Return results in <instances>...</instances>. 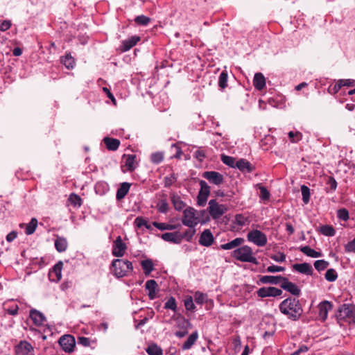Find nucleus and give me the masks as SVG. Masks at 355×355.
Returning <instances> with one entry per match:
<instances>
[{"label": "nucleus", "instance_id": "obj_51", "mask_svg": "<svg viewBox=\"0 0 355 355\" xmlns=\"http://www.w3.org/2000/svg\"><path fill=\"white\" fill-rule=\"evenodd\" d=\"M164 308L166 309H171L175 312L177 309L175 299L173 297H171L165 303Z\"/></svg>", "mask_w": 355, "mask_h": 355}, {"label": "nucleus", "instance_id": "obj_52", "mask_svg": "<svg viewBox=\"0 0 355 355\" xmlns=\"http://www.w3.org/2000/svg\"><path fill=\"white\" fill-rule=\"evenodd\" d=\"M151 162L154 164H159L164 159V154L161 152L153 153L150 157Z\"/></svg>", "mask_w": 355, "mask_h": 355}, {"label": "nucleus", "instance_id": "obj_6", "mask_svg": "<svg viewBox=\"0 0 355 355\" xmlns=\"http://www.w3.org/2000/svg\"><path fill=\"white\" fill-rule=\"evenodd\" d=\"M247 239L258 247L265 246L268 242L266 235L260 230H252L247 234Z\"/></svg>", "mask_w": 355, "mask_h": 355}, {"label": "nucleus", "instance_id": "obj_28", "mask_svg": "<svg viewBox=\"0 0 355 355\" xmlns=\"http://www.w3.org/2000/svg\"><path fill=\"white\" fill-rule=\"evenodd\" d=\"M198 338V334L197 331L193 332L187 338V340L183 343L182 349L183 350H188L192 347L195 344Z\"/></svg>", "mask_w": 355, "mask_h": 355}, {"label": "nucleus", "instance_id": "obj_9", "mask_svg": "<svg viewBox=\"0 0 355 355\" xmlns=\"http://www.w3.org/2000/svg\"><path fill=\"white\" fill-rule=\"evenodd\" d=\"M200 189L198 196V204L204 206L210 193V187L204 180L200 181Z\"/></svg>", "mask_w": 355, "mask_h": 355}, {"label": "nucleus", "instance_id": "obj_27", "mask_svg": "<svg viewBox=\"0 0 355 355\" xmlns=\"http://www.w3.org/2000/svg\"><path fill=\"white\" fill-rule=\"evenodd\" d=\"M130 188V184L128 182H123L121 184L119 188L116 191V198L117 200L123 199L128 193Z\"/></svg>", "mask_w": 355, "mask_h": 355}, {"label": "nucleus", "instance_id": "obj_3", "mask_svg": "<svg viewBox=\"0 0 355 355\" xmlns=\"http://www.w3.org/2000/svg\"><path fill=\"white\" fill-rule=\"evenodd\" d=\"M232 257L241 262L258 263L252 248L248 245H243L235 249L232 252Z\"/></svg>", "mask_w": 355, "mask_h": 355}, {"label": "nucleus", "instance_id": "obj_31", "mask_svg": "<svg viewBox=\"0 0 355 355\" xmlns=\"http://www.w3.org/2000/svg\"><path fill=\"white\" fill-rule=\"evenodd\" d=\"M300 250L302 253L310 257L318 258L322 256L321 252L315 251L308 245L302 246Z\"/></svg>", "mask_w": 355, "mask_h": 355}, {"label": "nucleus", "instance_id": "obj_8", "mask_svg": "<svg viewBox=\"0 0 355 355\" xmlns=\"http://www.w3.org/2000/svg\"><path fill=\"white\" fill-rule=\"evenodd\" d=\"M58 343L65 352L71 353L74 350L76 340L74 337L71 335H64L61 336Z\"/></svg>", "mask_w": 355, "mask_h": 355}, {"label": "nucleus", "instance_id": "obj_23", "mask_svg": "<svg viewBox=\"0 0 355 355\" xmlns=\"http://www.w3.org/2000/svg\"><path fill=\"white\" fill-rule=\"evenodd\" d=\"M244 239L238 237L231 241L230 242L220 245V249L225 250L234 249L241 245L244 243Z\"/></svg>", "mask_w": 355, "mask_h": 355}, {"label": "nucleus", "instance_id": "obj_47", "mask_svg": "<svg viewBox=\"0 0 355 355\" xmlns=\"http://www.w3.org/2000/svg\"><path fill=\"white\" fill-rule=\"evenodd\" d=\"M207 300V295L201 292L197 291L194 294V300L197 304H202Z\"/></svg>", "mask_w": 355, "mask_h": 355}, {"label": "nucleus", "instance_id": "obj_63", "mask_svg": "<svg viewBox=\"0 0 355 355\" xmlns=\"http://www.w3.org/2000/svg\"><path fill=\"white\" fill-rule=\"evenodd\" d=\"M193 157L198 161L202 162L205 157V153L204 150L199 149L194 153Z\"/></svg>", "mask_w": 355, "mask_h": 355}, {"label": "nucleus", "instance_id": "obj_38", "mask_svg": "<svg viewBox=\"0 0 355 355\" xmlns=\"http://www.w3.org/2000/svg\"><path fill=\"white\" fill-rule=\"evenodd\" d=\"M146 352L148 355H162L163 351L161 347L157 346L156 344L150 345L147 349Z\"/></svg>", "mask_w": 355, "mask_h": 355}, {"label": "nucleus", "instance_id": "obj_42", "mask_svg": "<svg viewBox=\"0 0 355 355\" xmlns=\"http://www.w3.org/2000/svg\"><path fill=\"white\" fill-rule=\"evenodd\" d=\"M218 86L221 89H225L227 86V73L226 71L220 73L218 78Z\"/></svg>", "mask_w": 355, "mask_h": 355}, {"label": "nucleus", "instance_id": "obj_41", "mask_svg": "<svg viewBox=\"0 0 355 355\" xmlns=\"http://www.w3.org/2000/svg\"><path fill=\"white\" fill-rule=\"evenodd\" d=\"M135 226L138 228L145 227L148 230L151 229V225H149L146 219L142 217H137L134 222Z\"/></svg>", "mask_w": 355, "mask_h": 355}, {"label": "nucleus", "instance_id": "obj_50", "mask_svg": "<svg viewBox=\"0 0 355 355\" xmlns=\"http://www.w3.org/2000/svg\"><path fill=\"white\" fill-rule=\"evenodd\" d=\"M221 160L225 164H226L230 167H235L236 161L234 157L227 156V155H222Z\"/></svg>", "mask_w": 355, "mask_h": 355}, {"label": "nucleus", "instance_id": "obj_64", "mask_svg": "<svg viewBox=\"0 0 355 355\" xmlns=\"http://www.w3.org/2000/svg\"><path fill=\"white\" fill-rule=\"evenodd\" d=\"M78 343L85 347H87V346L89 345L90 340L88 338H86V337H79L78 338Z\"/></svg>", "mask_w": 355, "mask_h": 355}, {"label": "nucleus", "instance_id": "obj_29", "mask_svg": "<svg viewBox=\"0 0 355 355\" xmlns=\"http://www.w3.org/2000/svg\"><path fill=\"white\" fill-rule=\"evenodd\" d=\"M283 278L282 276L265 275L260 278V282L262 284H278L282 282Z\"/></svg>", "mask_w": 355, "mask_h": 355}, {"label": "nucleus", "instance_id": "obj_14", "mask_svg": "<svg viewBox=\"0 0 355 355\" xmlns=\"http://www.w3.org/2000/svg\"><path fill=\"white\" fill-rule=\"evenodd\" d=\"M281 287L286 291L295 296H300L301 291L294 283L288 281L287 278L284 277L280 284Z\"/></svg>", "mask_w": 355, "mask_h": 355}, {"label": "nucleus", "instance_id": "obj_36", "mask_svg": "<svg viewBox=\"0 0 355 355\" xmlns=\"http://www.w3.org/2000/svg\"><path fill=\"white\" fill-rule=\"evenodd\" d=\"M234 223L239 226H245L250 223V220L248 216L243 214H239L235 216Z\"/></svg>", "mask_w": 355, "mask_h": 355}, {"label": "nucleus", "instance_id": "obj_24", "mask_svg": "<svg viewBox=\"0 0 355 355\" xmlns=\"http://www.w3.org/2000/svg\"><path fill=\"white\" fill-rule=\"evenodd\" d=\"M253 85L259 91L263 89L266 85V79L261 73H255L253 80Z\"/></svg>", "mask_w": 355, "mask_h": 355}, {"label": "nucleus", "instance_id": "obj_33", "mask_svg": "<svg viewBox=\"0 0 355 355\" xmlns=\"http://www.w3.org/2000/svg\"><path fill=\"white\" fill-rule=\"evenodd\" d=\"M103 141L107 148L110 150H116L120 145L119 140L116 139L105 137Z\"/></svg>", "mask_w": 355, "mask_h": 355}, {"label": "nucleus", "instance_id": "obj_59", "mask_svg": "<svg viewBox=\"0 0 355 355\" xmlns=\"http://www.w3.org/2000/svg\"><path fill=\"white\" fill-rule=\"evenodd\" d=\"M345 250L348 253L355 252V238L345 245Z\"/></svg>", "mask_w": 355, "mask_h": 355}, {"label": "nucleus", "instance_id": "obj_7", "mask_svg": "<svg viewBox=\"0 0 355 355\" xmlns=\"http://www.w3.org/2000/svg\"><path fill=\"white\" fill-rule=\"evenodd\" d=\"M227 210V209L225 205L218 204L216 200H211L209 202L208 211L214 219L220 218Z\"/></svg>", "mask_w": 355, "mask_h": 355}, {"label": "nucleus", "instance_id": "obj_58", "mask_svg": "<svg viewBox=\"0 0 355 355\" xmlns=\"http://www.w3.org/2000/svg\"><path fill=\"white\" fill-rule=\"evenodd\" d=\"M260 195L259 197L263 200H267L270 198V193L267 189L263 186H259Z\"/></svg>", "mask_w": 355, "mask_h": 355}, {"label": "nucleus", "instance_id": "obj_40", "mask_svg": "<svg viewBox=\"0 0 355 355\" xmlns=\"http://www.w3.org/2000/svg\"><path fill=\"white\" fill-rule=\"evenodd\" d=\"M61 62L69 69H73L75 65V60L69 54H67L62 58Z\"/></svg>", "mask_w": 355, "mask_h": 355}, {"label": "nucleus", "instance_id": "obj_61", "mask_svg": "<svg viewBox=\"0 0 355 355\" xmlns=\"http://www.w3.org/2000/svg\"><path fill=\"white\" fill-rule=\"evenodd\" d=\"M12 25L10 20H3L0 21V31H6L8 30Z\"/></svg>", "mask_w": 355, "mask_h": 355}, {"label": "nucleus", "instance_id": "obj_48", "mask_svg": "<svg viewBox=\"0 0 355 355\" xmlns=\"http://www.w3.org/2000/svg\"><path fill=\"white\" fill-rule=\"evenodd\" d=\"M301 191L302 195V200L305 204H307L310 200V189L308 187L302 185L301 187Z\"/></svg>", "mask_w": 355, "mask_h": 355}, {"label": "nucleus", "instance_id": "obj_22", "mask_svg": "<svg viewBox=\"0 0 355 355\" xmlns=\"http://www.w3.org/2000/svg\"><path fill=\"white\" fill-rule=\"evenodd\" d=\"M158 285L154 279L148 280L146 282L145 288L148 291V295L150 300L156 297Z\"/></svg>", "mask_w": 355, "mask_h": 355}, {"label": "nucleus", "instance_id": "obj_2", "mask_svg": "<svg viewBox=\"0 0 355 355\" xmlns=\"http://www.w3.org/2000/svg\"><path fill=\"white\" fill-rule=\"evenodd\" d=\"M110 270L115 277L120 278L128 276L133 270V266L131 261L117 259L112 261Z\"/></svg>", "mask_w": 355, "mask_h": 355}, {"label": "nucleus", "instance_id": "obj_16", "mask_svg": "<svg viewBox=\"0 0 355 355\" xmlns=\"http://www.w3.org/2000/svg\"><path fill=\"white\" fill-rule=\"evenodd\" d=\"M62 266V262L59 261L49 271V277L51 281L58 282L61 279Z\"/></svg>", "mask_w": 355, "mask_h": 355}, {"label": "nucleus", "instance_id": "obj_17", "mask_svg": "<svg viewBox=\"0 0 355 355\" xmlns=\"http://www.w3.org/2000/svg\"><path fill=\"white\" fill-rule=\"evenodd\" d=\"M332 309V304L329 301L324 300L318 305V314L320 319L324 321L327 318L328 313Z\"/></svg>", "mask_w": 355, "mask_h": 355}, {"label": "nucleus", "instance_id": "obj_19", "mask_svg": "<svg viewBox=\"0 0 355 355\" xmlns=\"http://www.w3.org/2000/svg\"><path fill=\"white\" fill-rule=\"evenodd\" d=\"M140 41V37L137 35H134L129 37L127 40H125L122 42V45L121 46V51L122 52H125L129 51L131 48L135 46L138 42Z\"/></svg>", "mask_w": 355, "mask_h": 355}, {"label": "nucleus", "instance_id": "obj_57", "mask_svg": "<svg viewBox=\"0 0 355 355\" xmlns=\"http://www.w3.org/2000/svg\"><path fill=\"white\" fill-rule=\"evenodd\" d=\"M5 309L8 314L11 315H15L18 313L19 307L17 304H13L11 306L6 304V307Z\"/></svg>", "mask_w": 355, "mask_h": 355}, {"label": "nucleus", "instance_id": "obj_4", "mask_svg": "<svg viewBox=\"0 0 355 355\" xmlns=\"http://www.w3.org/2000/svg\"><path fill=\"white\" fill-rule=\"evenodd\" d=\"M337 318L349 323L355 324V306L344 304L339 307Z\"/></svg>", "mask_w": 355, "mask_h": 355}, {"label": "nucleus", "instance_id": "obj_37", "mask_svg": "<svg viewBox=\"0 0 355 355\" xmlns=\"http://www.w3.org/2000/svg\"><path fill=\"white\" fill-rule=\"evenodd\" d=\"M235 167L242 171H251L250 162L243 159L236 162Z\"/></svg>", "mask_w": 355, "mask_h": 355}, {"label": "nucleus", "instance_id": "obj_56", "mask_svg": "<svg viewBox=\"0 0 355 355\" xmlns=\"http://www.w3.org/2000/svg\"><path fill=\"white\" fill-rule=\"evenodd\" d=\"M337 216L339 219L343 220L344 221H347L349 219V212L345 209H340L338 210Z\"/></svg>", "mask_w": 355, "mask_h": 355}, {"label": "nucleus", "instance_id": "obj_60", "mask_svg": "<svg viewBox=\"0 0 355 355\" xmlns=\"http://www.w3.org/2000/svg\"><path fill=\"white\" fill-rule=\"evenodd\" d=\"M270 258L277 262H284L286 259V255L282 252H279L277 254H272Z\"/></svg>", "mask_w": 355, "mask_h": 355}, {"label": "nucleus", "instance_id": "obj_32", "mask_svg": "<svg viewBox=\"0 0 355 355\" xmlns=\"http://www.w3.org/2000/svg\"><path fill=\"white\" fill-rule=\"evenodd\" d=\"M171 200L174 208L176 210H182L185 207V203L181 200V198L175 193L171 194Z\"/></svg>", "mask_w": 355, "mask_h": 355}, {"label": "nucleus", "instance_id": "obj_5", "mask_svg": "<svg viewBox=\"0 0 355 355\" xmlns=\"http://www.w3.org/2000/svg\"><path fill=\"white\" fill-rule=\"evenodd\" d=\"M200 219L197 215V211L193 207H187L183 211L182 223L188 227H196Z\"/></svg>", "mask_w": 355, "mask_h": 355}, {"label": "nucleus", "instance_id": "obj_20", "mask_svg": "<svg viewBox=\"0 0 355 355\" xmlns=\"http://www.w3.org/2000/svg\"><path fill=\"white\" fill-rule=\"evenodd\" d=\"M161 238L167 242L175 244L181 243V236L180 232H166L162 234Z\"/></svg>", "mask_w": 355, "mask_h": 355}, {"label": "nucleus", "instance_id": "obj_35", "mask_svg": "<svg viewBox=\"0 0 355 355\" xmlns=\"http://www.w3.org/2000/svg\"><path fill=\"white\" fill-rule=\"evenodd\" d=\"M196 232V230L195 227H189L183 233L180 232L181 242L184 239H185L187 241L190 242L192 240V239H193V236L195 235Z\"/></svg>", "mask_w": 355, "mask_h": 355}, {"label": "nucleus", "instance_id": "obj_12", "mask_svg": "<svg viewBox=\"0 0 355 355\" xmlns=\"http://www.w3.org/2000/svg\"><path fill=\"white\" fill-rule=\"evenodd\" d=\"M260 297H277L282 294V291L275 287H262L257 291Z\"/></svg>", "mask_w": 355, "mask_h": 355}, {"label": "nucleus", "instance_id": "obj_30", "mask_svg": "<svg viewBox=\"0 0 355 355\" xmlns=\"http://www.w3.org/2000/svg\"><path fill=\"white\" fill-rule=\"evenodd\" d=\"M68 247V242L64 237L58 236L55 241V248L59 252L66 251Z\"/></svg>", "mask_w": 355, "mask_h": 355}, {"label": "nucleus", "instance_id": "obj_11", "mask_svg": "<svg viewBox=\"0 0 355 355\" xmlns=\"http://www.w3.org/2000/svg\"><path fill=\"white\" fill-rule=\"evenodd\" d=\"M123 164L121 166L123 172L133 171L137 166L135 155H124L123 156Z\"/></svg>", "mask_w": 355, "mask_h": 355}, {"label": "nucleus", "instance_id": "obj_25", "mask_svg": "<svg viewBox=\"0 0 355 355\" xmlns=\"http://www.w3.org/2000/svg\"><path fill=\"white\" fill-rule=\"evenodd\" d=\"M20 227H25V234L26 235H31L33 234L37 226V220L35 218H33L30 223L28 224L21 223Z\"/></svg>", "mask_w": 355, "mask_h": 355}, {"label": "nucleus", "instance_id": "obj_45", "mask_svg": "<svg viewBox=\"0 0 355 355\" xmlns=\"http://www.w3.org/2000/svg\"><path fill=\"white\" fill-rule=\"evenodd\" d=\"M68 200L74 207H80L82 204V200L80 197L75 193H71L69 196Z\"/></svg>", "mask_w": 355, "mask_h": 355}, {"label": "nucleus", "instance_id": "obj_62", "mask_svg": "<svg viewBox=\"0 0 355 355\" xmlns=\"http://www.w3.org/2000/svg\"><path fill=\"white\" fill-rule=\"evenodd\" d=\"M285 270L284 267L278 266L275 265L270 266L267 268L266 270L268 272H282Z\"/></svg>", "mask_w": 355, "mask_h": 355}, {"label": "nucleus", "instance_id": "obj_34", "mask_svg": "<svg viewBox=\"0 0 355 355\" xmlns=\"http://www.w3.org/2000/svg\"><path fill=\"white\" fill-rule=\"evenodd\" d=\"M141 266L144 274L148 276L154 270V265L150 259H145L141 261Z\"/></svg>", "mask_w": 355, "mask_h": 355}, {"label": "nucleus", "instance_id": "obj_10", "mask_svg": "<svg viewBox=\"0 0 355 355\" xmlns=\"http://www.w3.org/2000/svg\"><path fill=\"white\" fill-rule=\"evenodd\" d=\"M16 355H34L33 347L27 341H20L15 348Z\"/></svg>", "mask_w": 355, "mask_h": 355}, {"label": "nucleus", "instance_id": "obj_46", "mask_svg": "<svg viewBox=\"0 0 355 355\" xmlns=\"http://www.w3.org/2000/svg\"><path fill=\"white\" fill-rule=\"evenodd\" d=\"M329 265V263L325 260H317L314 263V267L318 271H322L326 269Z\"/></svg>", "mask_w": 355, "mask_h": 355}, {"label": "nucleus", "instance_id": "obj_15", "mask_svg": "<svg viewBox=\"0 0 355 355\" xmlns=\"http://www.w3.org/2000/svg\"><path fill=\"white\" fill-rule=\"evenodd\" d=\"M202 177L216 185H219L223 182V175L216 171H205L203 173Z\"/></svg>", "mask_w": 355, "mask_h": 355}, {"label": "nucleus", "instance_id": "obj_39", "mask_svg": "<svg viewBox=\"0 0 355 355\" xmlns=\"http://www.w3.org/2000/svg\"><path fill=\"white\" fill-rule=\"evenodd\" d=\"M153 225L160 230H173L178 227V226L175 225L158 222H153Z\"/></svg>", "mask_w": 355, "mask_h": 355}, {"label": "nucleus", "instance_id": "obj_26", "mask_svg": "<svg viewBox=\"0 0 355 355\" xmlns=\"http://www.w3.org/2000/svg\"><path fill=\"white\" fill-rule=\"evenodd\" d=\"M30 317L33 321L34 324L37 326L42 325L45 320L43 314L35 309H33L30 311Z\"/></svg>", "mask_w": 355, "mask_h": 355}, {"label": "nucleus", "instance_id": "obj_44", "mask_svg": "<svg viewBox=\"0 0 355 355\" xmlns=\"http://www.w3.org/2000/svg\"><path fill=\"white\" fill-rule=\"evenodd\" d=\"M157 209L160 213H166L168 209V205L166 199H161L158 201Z\"/></svg>", "mask_w": 355, "mask_h": 355}, {"label": "nucleus", "instance_id": "obj_54", "mask_svg": "<svg viewBox=\"0 0 355 355\" xmlns=\"http://www.w3.org/2000/svg\"><path fill=\"white\" fill-rule=\"evenodd\" d=\"M135 21L137 24L146 26L150 22V19L145 15H139L135 18Z\"/></svg>", "mask_w": 355, "mask_h": 355}, {"label": "nucleus", "instance_id": "obj_55", "mask_svg": "<svg viewBox=\"0 0 355 355\" xmlns=\"http://www.w3.org/2000/svg\"><path fill=\"white\" fill-rule=\"evenodd\" d=\"M184 302V306L187 311H193L195 310L196 306L191 297L185 299Z\"/></svg>", "mask_w": 355, "mask_h": 355}, {"label": "nucleus", "instance_id": "obj_18", "mask_svg": "<svg viewBox=\"0 0 355 355\" xmlns=\"http://www.w3.org/2000/svg\"><path fill=\"white\" fill-rule=\"evenodd\" d=\"M214 242V236L211 231L208 229L205 230L200 237L199 243L202 246L209 247Z\"/></svg>", "mask_w": 355, "mask_h": 355}, {"label": "nucleus", "instance_id": "obj_1", "mask_svg": "<svg viewBox=\"0 0 355 355\" xmlns=\"http://www.w3.org/2000/svg\"><path fill=\"white\" fill-rule=\"evenodd\" d=\"M279 308L282 313L293 321L297 320L303 313L300 301L294 297H288L282 301Z\"/></svg>", "mask_w": 355, "mask_h": 355}, {"label": "nucleus", "instance_id": "obj_13", "mask_svg": "<svg viewBox=\"0 0 355 355\" xmlns=\"http://www.w3.org/2000/svg\"><path fill=\"white\" fill-rule=\"evenodd\" d=\"M126 248V245L123 243L121 237L119 236L116 239L113 243L112 253L114 257H121L124 255Z\"/></svg>", "mask_w": 355, "mask_h": 355}, {"label": "nucleus", "instance_id": "obj_49", "mask_svg": "<svg viewBox=\"0 0 355 355\" xmlns=\"http://www.w3.org/2000/svg\"><path fill=\"white\" fill-rule=\"evenodd\" d=\"M288 137L291 142L293 143H297L300 141L302 138V135L300 132H293L291 131L288 133Z\"/></svg>", "mask_w": 355, "mask_h": 355}, {"label": "nucleus", "instance_id": "obj_53", "mask_svg": "<svg viewBox=\"0 0 355 355\" xmlns=\"http://www.w3.org/2000/svg\"><path fill=\"white\" fill-rule=\"evenodd\" d=\"M321 232L322 234L328 236H333L336 233L335 230L329 225L322 226L321 227Z\"/></svg>", "mask_w": 355, "mask_h": 355}, {"label": "nucleus", "instance_id": "obj_43", "mask_svg": "<svg viewBox=\"0 0 355 355\" xmlns=\"http://www.w3.org/2000/svg\"><path fill=\"white\" fill-rule=\"evenodd\" d=\"M338 278L337 272L333 269H328L325 273V279L330 282H335Z\"/></svg>", "mask_w": 355, "mask_h": 355}, {"label": "nucleus", "instance_id": "obj_21", "mask_svg": "<svg viewBox=\"0 0 355 355\" xmlns=\"http://www.w3.org/2000/svg\"><path fill=\"white\" fill-rule=\"evenodd\" d=\"M293 268L300 273L307 275H311L313 271L311 265L308 263L294 264Z\"/></svg>", "mask_w": 355, "mask_h": 355}]
</instances>
